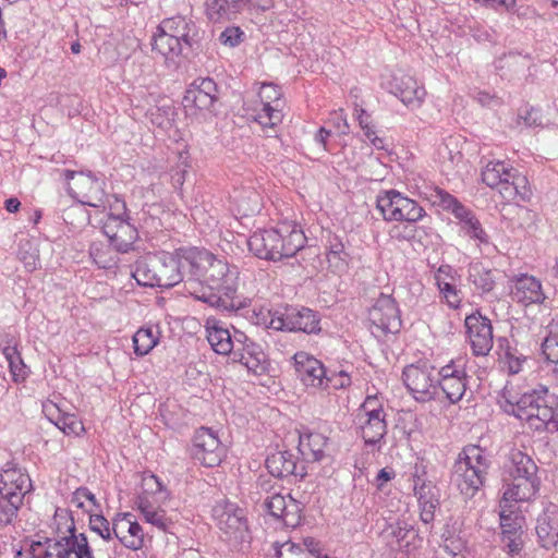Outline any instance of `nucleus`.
Wrapping results in <instances>:
<instances>
[{
	"label": "nucleus",
	"instance_id": "obj_59",
	"mask_svg": "<svg viewBox=\"0 0 558 558\" xmlns=\"http://www.w3.org/2000/svg\"><path fill=\"white\" fill-rule=\"evenodd\" d=\"M276 556L277 558H311L300 545L292 542H287L277 548Z\"/></svg>",
	"mask_w": 558,
	"mask_h": 558
},
{
	"label": "nucleus",
	"instance_id": "obj_54",
	"mask_svg": "<svg viewBox=\"0 0 558 558\" xmlns=\"http://www.w3.org/2000/svg\"><path fill=\"white\" fill-rule=\"evenodd\" d=\"M282 96L281 88L274 83H263L258 93L260 102L278 105L281 108L284 106Z\"/></svg>",
	"mask_w": 558,
	"mask_h": 558
},
{
	"label": "nucleus",
	"instance_id": "obj_53",
	"mask_svg": "<svg viewBox=\"0 0 558 558\" xmlns=\"http://www.w3.org/2000/svg\"><path fill=\"white\" fill-rule=\"evenodd\" d=\"M414 485V494L417 497L418 505H424L432 499L439 497L438 489L430 482L426 483L420 476H414L413 478Z\"/></svg>",
	"mask_w": 558,
	"mask_h": 558
},
{
	"label": "nucleus",
	"instance_id": "obj_17",
	"mask_svg": "<svg viewBox=\"0 0 558 558\" xmlns=\"http://www.w3.org/2000/svg\"><path fill=\"white\" fill-rule=\"evenodd\" d=\"M368 319L372 324V332L376 337L396 333L401 327L400 312L396 301L386 294H381L369 308Z\"/></svg>",
	"mask_w": 558,
	"mask_h": 558
},
{
	"label": "nucleus",
	"instance_id": "obj_38",
	"mask_svg": "<svg viewBox=\"0 0 558 558\" xmlns=\"http://www.w3.org/2000/svg\"><path fill=\"white\" fill-rule=\"evenodd\" d=\"M3 348L2 353L9 363L10 373L15 383L22 381L26 378V366L23 359L17 351L16 342L10 333H4L2 338Z\"/></svg>",
	"mask_w": 558,
	"mask_h": 558
},
{
	"label": "nucleus",
	"instance_id": "obj_62",
	"mask_svg": "<svg viewBox=\"0 0 558 558\" xmlns=\"http://www.w3.org/2000/svg\"><path fill=\"white\" fill-rule=\"evenodd\" d=\"M386 414L384 408L375 396H368L360 408L357 415Z\"/></svg>",
	"mask_w": 558,
	"mask_h": 558
},
{
	"label": "nucleus",
	"instance_id": "obj_55",
	"mask_svg": "<svg viewBox=\"0 0 558 558\" xmlns=\"http://www.w3.org/2000/svg\"><path fill=\"white\" fill-rule=\"evenodd\" d=\"M89 527L93 532L97 533L102 539H112V524L101 514H92L89 517Z\"/></svg>",
	"mask_w": 558,
	"mask_h": 558
},
{
	"label": "nucleus",
	"instance_id": "obj_52",
	"mask_svg": "<svg viewBox=\"0 0 558 558\" xmlns=\"http://www.w3.org/2000/svg\"><path fill=\"white\" fill-rule=\"evenodd\" d=\"M498 341L500 349L504 350V357L508 365L509 372L511 374L519 373L523 362H525V357L522 354H517V349L512 348L507 339L500 338Z\"/></svg>",
	"mask_w": 558,
	"mask_h": 558
},
{
	"label": "nucleus",
	"instance_id": "obj_34",
	"mask_svg": "<svg viewBox=\"0 0 558 558\" xmlns=\"http://www.w3.org/2000/svg\"><path fill=\"white\" fill-rule=\"evenodd\" d=\"M113 202L109 204L110 213L107 220L102 226V232L109 240L117 238L116 233H110L108 228L112 225H119L121 229H130V232L137 233L135 228L130 223V215L128 213L126 204L119 195H113Z\"/></svg>",
	"mask_w": 558,
	"mask_h": 558
},
{
	"label": "nucleus",
	"instance_id": "obj_40",
	"mask_svg": "<svg viewBox=\"0 0 558 558\" xmlns=\"http://www.w3.org/2000/svg\"><path fill=\"white\" fill-rule=\"evenodd\" d=\"M327 439L319 433L300 436L299 451L305 460L320 461L325 457Z\"/></svg>",
	"mask_w": 558,
	"mask_h": 558
},
{
	"label": "nucleus",
	"instance_id": "obj_35",
	"mask_svg": "<svg viewBox=\"0 0 558 558\" xmlns=\"http://www.w3.org/2000/svg\"><path fill=\"white\" fill-rule=\"evenodd\" d=\"M241 350L239 362L250 372L255 375H263L268 371L269 361L259 344L250 341Z\"/></svg>",
	"mask_w": 558,
	"mask_h": 558
},
{
	"label": "nucleus",
	"instance_id": "obj_56",
	"mask_svg": "<svg viewBox=\"0 0 558 558\" xmlns=\"http://www.w3.org/2000/svg\"><path fill=\"white\" fill-rule=\"evenodd\" d=\"M325 381L326 390L329 388L339 390L344 389L351 385V377L345 371H327Z\"/></svg>",
	"mask_w": 558,
	"mask_h": 558
},
{
	"label": "nucleus",
	"instance_id": "obj_24",
	"mask_svg": "<svg viewBox=\"0 0 558 558\" xmlns=\"http://www.w3.org/2000/svg\"><path fill=\"white\" fill-rule=\"evenodd\" d=\"M535 533L541 547L551 549L558 544V507L550 505L537 517Z\"/></svg>",
	"mask_w": 558,
	"mask_h": 558
},
{
	"label": "nucleus",
	"instance_id": "obj_32",
	"mask_svg": "<svg viewBox=\"0 0 558 558\" xmlns=\"http://www.w3.org/2000/svg\"><path fill=\"white\" fill-rule=\"evenodd\" d=\"M206 331L207 340L216 353L227 355L233 350L234 342L230 331L222 326L220 320L214 317L207 318Z\"/></svg>",
	"mask_w": 558,
	"mask_h": 558
},
{
	"label": "nucleus",
	"instance_id": "obj_60",
	"mask_svg": "<svg viewBox=\"0 0 558 558\" xmlns=\"http://www.w3.org/2000/svg\"><path fill=\"white\" fill-rule=\"evenodd\" d=\"M410 533H414L413 527L405 521H398L395 525L391 526V536L396 539L398 548L400 549L409 545V543L405 545L402 543Z\"/></svg>",
	"mask_w": 558,
	"mask_h": 558
},
{
	"label": "nucleus",
	"instance_id": "obj_23",
	"mask_svg": "<svg viewBox=\"0 0 558 558\" xmlns=\"http://www.w3.org/2000/svg\"><path fill=\"white\" fill-rule=\"evenodd\" d=\"M112 532L120 543L128 549L140 550L144 546V531L133 514L119 513L112 520Z\"/></svg>",
	"mask_w": 558,
	"mask_h": 558
},
{
	"label": "nucleus",
	"instance_id": "obj_6",
	"mask_svg": "<svg viewBox=\"0 0 558 558\" xmlns=\"http://www.w3.org/2000/svg\"><path fill=\"white\" fill-rule=\"evenodd\" d=\"M482 181L498 190L506 202H526L532 194L527 178L505 161H488L482 170Z\"/></svg>",
	"mask_w": 558,
	"mask_h": 558
},
{
	"label": "nucleus",
	"instance_id": "obj_63",
	"mask_svg": "<svg viewBox=\"0 0 558 558\" xmlns=\"http://www.w3.org/2000/svg\"><path fill=\"white\" fill-rule=\"evenodd\" d=\"M332 136L331 130L320 126L314 134V142L322 146L323 151L331 153L332 147L329 143V138Z\"/></svg>",
	"mask_w": 558,
	"mask_h": 558
},
{
	"label": "nucleus",
	"instance_id": "obj_22",
	"mask_svg": "<svg viewBox=\"0 0 558 558\" xmlns=\"http://www.w3.org/2000/svg\"><path fill=\"white\" fill-rule=\"evenodd\" d=\"M268 513L281 520L286 526L295 527L301 523V504L291 496L274 493L264 500Z\"/></svg>",
	"mask_w": 558,
	"mask_h": 558
},
{
	"label": "nucleus",
	"instance_id": "obj_15",
	"mask_svg": "<svg viewBox=\"0 0 558 558\" xmlns=\"http://www.w3.org/2000/svg\"><path fill=\"white\" fill-rule=\"evenodd\" d=\"M180 247L175 251V256L165 255L163 258L155 260L151 269L143 272L147 280L141 281L137 277L136 280L143 286L172 288L184 278L183 271L187 270L186 263L182 256L179 255Z\"/></svg>",
	"mask_w": 558,
	"mask_h": 558
},
{
	"label": "nucleus",
	"instance_id": "obj_39",
	"mask_svg": "<svg viewBox=\"0 0 558 558\" xmlns=\"http://www.w3.org/2000/svg\"><path fill=\"white\" fill-rule=\"evenodd\" d=\"M531 60L529 53L521 54L517 51H509L495 60L494 68L500 76L507 75L505 70H508L511 75L519 74L530 68Z\"/></svg>",
	"mask_w": 558,
	"mask_h": 558
},
{
	"label": "nucleus",
	"instance_id": "obj_3",
	"mask_svg": "<svg viewBox=\"0 0 558 558\" xmlns=\"http://www.w3.org/2000/svg\"><path fill=\"white\" fill-rule=\"evenodd\" d=\"M210 266L206 272L196 264V280L209 289V293L204 292L198 299L227 312L246 307L248 300L236 293V271L231 270L228 263L222 259Z\"/></svg>",
	"mask_w": 558,
	"mask_h": 558
},
{
	"label": "nucleus",
	"instance_id": "obj_33",
	"mask_svg": "<svg viewBox=\"0 0 558 558\" xmlns=\"http://www.w3.org/2000/svg\"><path fill=\"white\" fill-rule=\"evenodd\" d=\"M180 256L186 263L187 271L192 279L196 280V264H199V268L207 272L208 267L214 265L219 258L204 246H180Z\"/></svg>",
	"mask_w": 558,
	"mask_h": 558
},
{
	"label": "nucleus",
	"instance_id": "obj_20",
	"mask_svg": "<svg viewBox=\"0 0 558 558\" xmlns=\"http://www.w3.org/2000/svg\"><path fill=\"white\" fill-rule=\"evenodd\" d=\"M293 361L296 377L307 389L326 390L327 369L318 359L299 351L293 355Z\"/></svg>",
	"mask_w": 558,
	"mask_h": 558
},
{
	"label": "nucleus",
	"instance_id": "obj_61",
	"mask_svg": "<svg viewBox=\"0 0 558 558\" xmlns=\"http://www.w3.org/2000/svg\"><path fill=\"white\" fill-rule=\"evenodd\" d=\"M355 112L359 125L362 129L365 138L372 137L376 131L371 114L363 108H355Z\"/></svg>",
	"mask_w": 558,
	"mask_h": 558
},
{
	"label": "nucleus",
	"instance_id": "obj_9",
	"mask_svg": "<svg viewBox=\"0 0 558 558\" xmlns=\"http://www.w3.org/2000/svg\"><path fill=\"white\" fill-rule=\"evenodd\" d=\"M213 511L226 542L238 550L248 548L252 535L248 530L245 511L231 502L219 504L215 506Z\"/></svg>",
	"mask_w": 558,
	"mask_h": 558
},
{
	"label": "nucleus",
	"instance_id": "obj_10",
	"mask_svg": "<svg viewBox=\"0 0 558 558\" xmlns=\"http://www.w3.org/2000/svg\"><path fill=\"white\" fill-rule=\"evenodd\" d=\"M376 206L386 221H404L412 225L426 216L424 208L416 201L395 189L379 192Z\"/></svg>",
	"mask_w": 558,
	"mask_h": 558
},
{
	"label": "nucleus",
	"instance_id": "obj_29",
	"mask_svg": "<svg viewBox=\"0 0 558 558\" xmlns=\"http://www.w3.org/2000/svg\"><path fill=\"white\" fill-rule=\"evenodd\" d=\"M80 175L86 177V183L89 184V189L83 195L81 203L94 208H105L108 204L105 177L90 170H81Z\"/></svg>",
	"mask_w": 558,
	"mask_h": 558
},
{
	"label": "nucleus",
	"instance_id": "obj_8",
	"mask_svg": "<svg viewBox=\"0 0 558 558\" xmlns=\"http://www.w3.org/2000/svg\"><path fill=\"white\" fill-rule=\"evenodd\" d=\"M509 475L511 482L502 494L505 500H513L515 504L527 501L535 496L539 488L537 465L534 460L521 450L510 452Z\"/></svg>",
	"mask_w": 558,
	"mask_h": 558
},
{
	"label": "nucleus",
	"instance_id": "obj_42",
	"mask_svg": "<svg viewBox=\"0 0 558 558\" xmlns=\"http://www.w3.org/2000/svg\"><path fill=\"white\" fill-rule=\"evenodd\" d=\"M134 246H90L89 256L102 269H110L118 263V253H128Z\"/></svg>",
	"mask_w": 558,
	"mask_h": 558
},
{
	"label": "nucleus",
	"instance_id": "obj_47",
	"mask_svg": "<svg viewBox=\"0 0 558 558\" xmlns=\"http://www.w3.org/2000/svg\"><path fill=\"white\" fill-rule=\"evenodd\" d=\"M439 238V234L430 227H416L415 223L404 227L403 239L407 241L416 242L417 244H437Z\"/></svg>",
	"mask_w": 558,
	"mask_h": 558
},
{
	"label": "nucleus",
	"instance_id": "obj_7",
	"mask_svg": "<svg viewBox=\"0 0 558 558\" xmlns=\"http://www.w3.org/2000/svg\"><path fill=\"white\" fill-rule=\"evenodd\" d=\"M29 476L8 463L0 475V529L14 525L24 497L31 489Z\"/></svg>",
	"mask_w": 558,
	"mask_h": 558
},
{
	"label": "nucleus",
	"instance_id": "obj_36",
	"mask_svg": "<svg viewBox=\"0 0 558 558\" xmlns=\"http://www.w3.org/2000/svg\"><path fill=\"white\" fill-rule=\"evenodd\" d=\"M136 502L138 510L147 523L156 526L159 531H169L173 522L166 515V511L160 508V502L147 500L146 497H140Z\"/></svg>",
	"mask_w": 558,
	"mask_h": 558
},
{
	"label": "nucleus",
	"instance_id": "obj_51",
	"mask_svg": "<svg viewBox=\"0 0 558 558\" xmlns=\"http://www.w3.org/2000/svg\"><path fill=\"white\" fill-rule=\"evenodd\" d=\"M543 113L538 108L523 106L518 111L517 123L526 128H543Z\"/></svg>",
	"mask_w": 558,
	"mask_h": 558
},
{
	"label": "nucleus",
	"instance_id": "obj_30",
	"mask_svg": "<svg viewBox=\"0 0 558 558\" xmlns=\"http://www.w3.org/2000/svg\"><path fill=\"white\" fill-rule=\"evenodd\" d=\"M251 0H210L207 2V15L214 22L235 20Z\"/></svg>",
	"mask_w": 558,
	"mask_h": 558
},
{
	"label": "nucleus",
	"instance_id": "obj_25",
	"mask_svg": "<svg viewBox=\"0 0 558 558\" xmlns=\"http://www.w3.org/2000/svg\"><path fill=\"white\" fill-rule=\"evenodd\" d=\"M266 468L269 473L278 478L295 476L303 478L306 471L303 464L299 465L296 457L289 451H276L266 459Z\"/></svg>",
	"mask_w": 558,
	"mask_h": 558
},
{
	"label": "nucleus",
	"instance_id": "obj_26",
	"mask_svg": "<svg viewBox=\"0 0 558 558\" xmlns=\"http://www.w3.org/2000/svg\"><path fill=\"white\" fill-rule=\"evenodd\" d=\"M320 319L313 310L302 307L293 308L286 314L281 320V329L290 331H303L305 333H317L320 331Z\"/></svg>",
	"mask_w": 558,
	"mask_h": 558
},
{
	"label": "nucleus",
	"instance_id": "obj_14",
	"mask_svg": "<svg viewBox=\"0 0 558 558\" xmlns=\"http://www.w3.org/2000/svg\"><path fill=\"white\" fill-rule=\"evenodd\" d=\"M435 367L423 364H411L402 372L403 383L418 402H428L438 397L437 377L434 376Z\"/></svg>",
	"mask_w": 558,
	"mask_h": 558
},
{
	"label": "nucleus",
	"instance_id": "obj_12",
	"mask_svg": "<svg viewBox=\"0 0 558 558\" xmlns=\"http://www.w3.org/2000/svg\"><path fill=\"white\" fill-rule=\"evenodd\" d=\"M364 440V450L355 460V468L366 470L380 451L381 442L387 434L386 414L356 415Z\"/></svg>",
	"mask_w": 558,
	"mask_h": 558
},
{
	"label": "nucleus",
	"instance_id": "obj_64",
	"mask_svg": "<svg viewBox=\"0 0 558 558\" xmlns=\"http://www.w3.org/2000/svg\"><path fill=\"white\" fill-rule=\"evenodd\" d=\"M303 544L306 548L304 550L306 551V554H308V556L311 558H313V557H315V558H331L329 555L323 553V547H322L320 542H318L312 537H308V538H304Z\"/></svg>",
	"mask_w": 558,
	"mask_h": 558
},
{
	"label": "nucleus",
	"instance_id": "obj_5",
	"mask_svg": "<svg viewBox=\"0 0 558 558\" xmlns=\"http://www.w3.org/2000/svg\"><path fill=\"white\" fill-rule=\"evenodd\" d=\"M490 460L478 446H468L459 454L453 471L452 481L460 493L472 498L484 486Z\"/></svg>",
	"mask_w": 558,
	"mask_h": 558
},
{
	"label": "nucleus",
	"instance_id": "obj_44",
	"mask_svg": "<svg viewBox=\"0 0 558 558\" xmlns=\"http://www.w3.org/2000/svg\"><path fill=\"white\" fill-rule=\"evenodd\" d=\"M304 246H298L296 248H292L291 246H281L280 250H277V246H248L250 252L259 259H265L267 262H280L284 258L294 257L301 248Z\"/></svg>",
	"mask_w": 558,
	"mask_h": 558
},
{
	"label": "nucleus",
	"instance_id": "obj_11",
	"mask_svg": "<svg viewBox=\"0 0 558 558\" xmlns=\"http://www.w3.org/2000/svg\"><path fill=\"white\" fill-rule=\"evenodd\" d=\"M500 543L511 556L518 555L524 547L525 517L515 507L513 500L501 498L499 502Z\"/></svg>",
	"mask_w": 558,
	"mask_h": 558
},
{
	"label": "nucleus",
	"instance_id": "obj_46",
	"mask_svg": "<svg viewBox=\"0 0 558 558\" xmlns=\"http://www.w3.org/2000/svg\"><path fill=\"white\" fill-rule=\"evenodd\" d=\"M448 270H450L449 266L439 267L435 276V280L447 304L452 308H458L461 302V296L456 286L445 280L444 275H447Z\"/></svg>",
	"mask_w": 558,
	"mask_h": 558
},
{
	"label": "nucleus",
	"instance_id": "obj_18",
	"mask_svg": "<svg viewBox=\"0 0 558 558\" xmlns=\"http://www.w3.org/2000/svg\"><path fill=\"white\" fill-rule=\"evenodd\" d=\"M381 86L411 109L421 107L426 95L423 85H420L413 76L401 71L384 77Z\"/></svg>",
	"mask_w": 558,
	"mask_h": 558
},
{
	"label": "nucleus",
	"instance_id": "obj_43",
	"mask_svg": "<svg viewBox=\"0 0 558 558\" xmlns=\"http://www.w3.org/2000/svg\"><path fill=\"white\" fill-rule=\"evenodd\" d=\"M169 493L163 487L160 480L153 473H144L142 475L141 493L138 497H146L147 500L154 502H163L168 499Z\"/></svg>",
	"mask_w": 558,
	"mask_h": 558
},
{
	"label": "nucleus",
	"instance_id": "obj_45",
	"mask_svg": "<svg viewBox=\"0 0 558 558\" xmlns=\"http://www.w3.org/2000/svg\"><path fill=\"white\" fill-rule=\"evenodd\" d=\"M469 280L482 293L490 292L495 287V279L492 270L485 268L480 263L470 265Z\"/></svg>",
	"mask_w": 558,
	"mask_h": 558
},
{
	"label": "nucleus",
	"instance_id": "obj_37",
	"mask_svg": "<svg viewBox=\"0 0 558 558\" xmlns=\"http://www.w3.org/2000/svg\"><path fill=\"white\" fill-rule=\"evenodd\" d=\"M262 240L264 242L281 241L282 244H303L306 241V236L295 223L283 222L280 223L277 228L264 230Z\"/></svg>",
	"mask_w": 558,
	"mask_h": 558
},
{
	"label": "nucleus",
	"instance_id": "obj_2",
	"mask_svg": "<svg viewBox=\"0 0 558 558\" xmlns=\"http://www.w3.org/2000/svg\"><path fill=\"white\" fill-rule=\"evenodd\" d=\"M202 40L197 24L184 15L165 19L153 36V50L160 53L168 68L177 69L182 59L199 48Z\"/></svg>",
	"mask_w": 558,
	"mask_h": 558
},
{
	"label": "nucleus",
	"instance_id": "obj_4",
	"mask_svg": "<svg viewBox=\"0 0 558 558\" xmlns=\"http://www.w3.org/2000/svg\"><path fill=\"white\" fill-rule=\"evenodd\" d=\"M420 194L432 206L450 213L458 222L461 235L480 244L489 243V235L476 214L462 204L454 195L437 185L426 186Z\"/></svg>",
	"mask_w": 558,
	"mask_h": 558
},
{
	"label": "nucleus",
	"instance_id": "obj_28",
	"mask_svg": "<svg viewBox=\"0 0 558 558\" xmlns=\"http://www.w3.org/2000/svg\"><path fill=\"white\" fill-rule=\"evenodd\" d=\"M72 533L58 539L45 538L33 542L29 547L32 558H70Z\"/></svg>",
	"mask_w": 558,
	"mask_h": 558
},
{
	"label": "nucleus",
	"instance_id": "obj_27",
	"mask_svg": "<svg viewBox=\"0 0 558 558\" xmlns=\"http://www.w3.org/2000/svg\"><path fill=\"white\" fill-rule=\"evenodd\" d=\"M511 296L513 301L525 306L542 303L545 299L541 281L529 275H521L515 279Z\"/></svg>",
	"mask_w": 558,
	"mask_h": 558
},
{
	"label": "nucleus",
	"instance_id": "obj_41",
	"mask_svg": "<svg viewBox=\"0 0 558 558\" xmlns=\"http://www.w3.org/2000/svg\"><path fill=\"white\" fill-rule=\"evenodd\" d=\"M159 329L156 326L140 328L133 336L134 352L138 356L148 354L159 341Z\"/></svg>",
	"mask_w": 558,
	"mask_h": 558
},
{
	"label": "nucleus",
	"instance_id": "obj_19",
	"mask_svg": "<svg viewBox=\"0 0 558 558\" xmlns=\"http://www.w3.org/2000/svg\"><path fill=\"white\" fill-rule=\"evenodd\" d=\"M226 450L217 434L208 428H198L193 437L192 456L204 466L214 468L220 464Z\"/></svg>",
	"mask_w": 558,
	"mask_h": 558
},
{
	"label": "nucleus",
	"instance_id": "obj_1",
	"mask_svg": "<svg viewBox=\"0 0 558 558\" xmlns=\"http://www.w3.org/2000/svg\"><path fill=\"white\" fill-rule=\"evenodd\" d=\"M499 404L507 414L524 421L536 432H558V397L546 386L538 385L519 395L513 386L506 385Z\"/></svg>",
	"mask_w": 558,
	"mask_h": 558
},
{
	"label": "nucleus",
	"instance_id": "obj_50",
	"mask_svg": "<svg viewBox=\"0 0 558 558\" xmlns=\"http://www.w3.org/2000/svg\"><path fill=\"white\" fill-rule=\"evenodd\" d=\"M548 332L544 338L541 349L547 362L556 364L555 372L558 373V333L548 325Z\"/></svg>",
	"mask_w": 558,
	"mask_h": 558
},
{
	"label": "nucleus",
	"instance_id": "obj_57",
	"mask_svg": "<svg viewBox=\"0 0 558 558\" xmlns=\"http://www.w3.org/2000/svg\"><path fill=\"white\" fill-rule=\"evenodd\" d=\"M244 32L238 26H229L219 35V41L228 47L239 46L244 38Z\"/></svg>",
	"mask_w": 558,
	"mask_h": 558
},
{
	"label": "nucleus",
	"instance_id": "obj_16",
	"mask_svg": "<svg viewBox=\"0 0 558 558\" xmlns=\"http://www.w3.org/2000/svg\"><path fill=\"white\" fill-rule=\"evenodd\" d=\"M469 378L463 361L452 360L437 373L438 392L441 391L450 403H458L466 392Z\"/></svg>",
	"mask_w": 558,
	"mask_h": 558
},
{
	"label": "nucleus",
	"instance_id": "obj_58",
	"mask_svg": "<svg viewBox=\"0 0 558 558\" xmlns=\"http://www.w3.org/2000/svg\"><path fill=\"white\" fill-rule=\"evenodd\" d=\"M19 258L28 271H33L39 264V251L37 246H23L19 251Z\"/></svg>",
	"mask_w": 558,
	"mask_h": 558
},
{
	"label": "nucleus",
	"instance_id": "obj_21",
	"mask_svg": "<svg viewBox=\"0 0 558 558\" xmlns=\"http://www.w3.org/2000/svg\"><path fill=\"white\" fill-rule=\"evenodd\" d=\"M468 339L474 355H487L494 343L490 320L480 313H472L465 318Z\"/></svg>",
	"mask_w": 558,
	"mask_h": 558
},
{
	"label": "nucleus",
	"instance_id": "obj_31",
	"mask_svg": "<svg viewBox=\"0 0 558 558\" xmlns=\"http://www.w3.org/2000/svg\"><path fill=\"white\" fill-rule=\"evenodd\" d=\"M44 412L47 417L65 435L78 436L84 432V425L75 414L62 412L58 404L48 402L44 404Z\"/></svg>",
	"mask_w": 558,
	"mask_h": 558
},
{
	"label": "nucleus",
	"instance_id": "obj_13",
	"mask_svg": "<svg viewBox=\"0 0 558 558\" xmlns=\"http://www.w3.org/2000/svg\"><path fill=\"white\" fill-rule=\"evenodd\" d=\"M219 100V88L211 77H197L185 89L182 99L186 114L198 117L204 112H213Z\"/></svg>",
	"mask_w": 558,
	"mask_h": 558
},
{
	"label": "nucleus",
	"instance_id": "obj_48",
	"mask_svg": "<svg viewBox=\"0 0 558 558\" xmlns=\"http://www.w3.org/2000/svg\"><path fill=\"white\" fill-rule=\"evenodd\" d=\"M262 109L254 116V121L262 128H275L283 120L281 107L278 105L260 102Z\"/></svg>",
	"mask_w": 558,
	"mask_h": 558
},
{
	"label": "nucleus",
	"instance_id": "obj_49",
	"mask_svg": "<svg viewBox=\"0 0 558 558\" xmlns=\"http://www.w3.org/2000/svg\"><path fill=\"white\" fill-rule=\"evenodd\" d=\"M68 532L72 533L70 558H95L93 549L88 544L87 536L84 533L76 534V529L72 519Z\"/></svg>",
	"mask_w": 558,
	"mask_h": 558
}]
</instances>
